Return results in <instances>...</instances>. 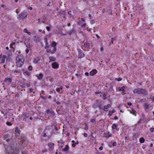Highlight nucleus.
Here are the masks:
<instances>
[{
	"mask_svg": "<svg viewBox=\"0 0 154 154\" xmlns=\"http://www.w3.org/2000/svg\"><path fill=\"white\" fill-rule=\"evenodd\" d=\"M49 62H52L56 60V58L54 57L53 56H50L49 57Z\"/></svg>",
	"mask_w": 154,
	"mask_h": 154,
	"instance_id": "ddd939ff",
	"label": "nucleus"
},
{
	"mask_svg": "<svg viewBox=\"0 0 154 154\" xmlns=\"http://www.w3.org/2000/svg\"><path fill=\"white\" fill-rule=\"evenodd\" d=\"M47 52H48V53H51V54H53L54 53V52L53 51H52V50H50V49H48L47 50Z\"/></svg>",
	"mask_w": 154,
	"mask_h": 154,
	"instance_id": "c756f323",
	"label": "nucleus"
},
{
	"mask_svg": "<svg viewBox=\"0 0 154 154\" xmlns=\"http://www.w3.org/2000/svg\"><path fill=\"white\" fill-rule=\"evenodd\" d=\"M71 11H69L68 12V14H69V15H71Z\"/></svg>",
	"mask_w": 154,
	"mask_h": 154,
	"instance_id": "69168bd1",
	"label": "nucleus"
},
{
	"mask_svg": "<svg viewBox=\"0 0 154 154\" xmlns=\"http://www.w3.org/2000/svg\"><path fill=\"white\" fill-rule=\"evenodd\" d=\"M36 76L38 78V79L41 80L42 79L43 75L42 73H40L39 75H36Z\"/></svg>",
	"mask_w": 154,
	"mask_h": 154,
	"instance_id": "9d476101",
	"label": "nucleus"
},
{
	"mask_svg": "<svg viewBox=\"0 0 154 154\" xmlns=\"http://www.w3.org/2000/svg\"><path fill=\"white\" fill-rule=\"evenodd\" d=\"M57 45V43L54 41L53 42V43L52 45V46L54 47Z\"/></svg>",
	"mask_w": 154,
	"mask_h": 154,
	"instance_id": "7c9ffc66",
	"label": "nucleus"
},
{
	"mask_svg": "<svg viewBox=\"0 0 154 154\" xmlns=\"http://www.w3.org/2000/svg\"><path fill=\"white\" fill-rule=\"evenodd\" d=\"M74 32V29H72L71 30H69L68 33L69 35H71Z\"/></svg>",
	"mask_w": 154,
	"mask_h": 154,
	"instance_id": "412c9836",
	"label": "nucleus"
},
{
	"mask_svg": "<svg viewBox=\"0 0 154 154\" xmlns=\"http://www.w3.org/2000/svg\"><path fill=\"white\" fill-rule=\"evenodd\" d=\"M90 122L92 123H95L96 122V120L95 118L91 119L90 120Z\"/></svg>",
	"mask_w": 154,
	"mask_h": 154,
	"instance_id": "5701e85b",
	"label": "nucleus"
},
{
	"mask_svg": "<svg viewBox=\"0 0 154 154\" xmlns=\"http://www.w3.org/2000/svg\"><path fill=\"white\" fill-rule=\"evenodd\" d=\"M151 99L153 102H154V97L153 96L151 97Z\"/></svg>",
	"mask_w": 154,
	"mask_h": 154,
	"instance_id": "6e6d98bb",
	"label": "nucleus"
},
{
	"mask_svg": "<svg viewBox=\"0 0 154 154\" xmlns=\"http://www.w3.org/2000/svg\"><path fill=\"white\" fill-rule=\"evenodd\" d=\"M53 133V129L50 127H48L45 129L43 134L42 135L41 138L43 140H47L51 137Z\"/></svg>",
	"mask_w": 154,
	"mask_h": 154,
	"instance_id": "f257e3e1",
	"label": "nucleus"
},
{
	"mask_svg": "<svg viewBox=\"0 0 154 154\" xmlns=\"http://www.w3.org/2000/svg\"><path fill=\"white\" fill-rule=\"evenodd\" d=\"M86 25V23H84L82 25V27H84Z\"/></svg>",
	"mask_w": 154,
	"mask_h": 154,
	"instance_id": "338daca9",
	"label": "nucleus"
},
{
	"mask_svg": "<svg viewBox=\"0 0 154 154\" xmlns=\"http://www.w3.org/2000/svg\"><path fill=\"white\" fill-rule=\"evenodd\" d=\"M116 80H117L118 81H120L122 80V79L121 78H116Z\"/></svg>",
	"mask_w": 154,
	"mask_h": 154,
	"instance_id": "4c0bfd02",
	"label": "nucleus"
},
{
	"mask_svg": "<svg viewBox=\"0 0 154 154\" xmlns=\"http://www.w3.org/2000/svg\"><path fill=\"white\" fill-rule=\"evenodd\" d=\"M15 44V42H12L10 45V47L12 48H14L15 46L14 45Z\"/></svg>",
	"mask_w": 154,
	"mask_h": 154,
	"instance_id": "c85d7f7f",
	"label": "nucleus"
},
{
	"mask_svg": "<svg viewBox=\"0 0 154 154\" xmlns=\"http://www.w3.org/2000/svg\"><path fill=\"white\" fill-rule=\"evenodd\" d=\"M38 23H39V24H41V21H40V19H38Z\"/></svg>",
	"mask_w": 154,
	"mask_h": 154,
	"instance_id": "13d9d810",
	"label": "nucleus"
},
{
	"mask_svg": "<svg viewBox=\"0 0 154 154\" xmlns=\"http://www.w3.org/2000/svg\"><path fill=\"white\" fill-rule=\"evenodd\" d=\"M6 124L7 125L9 126H11L12 125V123H11L10 122H8L6 123Z\"/></svg>",
	"mask_w": 154,
	"mask_h": 154,
	"instance_id": "58836bf2",
	"label": "nucleus"
},
{
	"mask_svg": "<svg viewBox=\"0 0 154 154\" xmlns=\"http://www.w3.org/2000/svg\"><path fill=\"white\" fill-rule=\"evenodd\" d=\"M62 88H57L56 89V90L58 92H59L60 91V90H62Z\"/></svg>",
	"mask_w": 154,
	"mask_h": 154,
	"instance_id": "f704fd0d",
	"label": "nucleus"
},
{
	"mask_svg": "<svg viewBox=\"0 0 154 154\" xmlns=\"http://www.w3.org/2000/svg\"><path fill=\"white\" fill-rule=\"evenodd\" d=\"M136 111L135 110H134L133 109H132L131 111L130 112L131 113H132L133 115H134L135 116H136Z\"/></svg>",
	"mask_w": 154,
	"mask_h": 154,
	"instance_id": "a878e982",
	"label": "nucleus"
},
{
	"mask_svg": "<svg viewBox=\"0 0 154 154\" xmlns=\"http://www.w3.org/2000/svg\"><path fill=\"white\" fill-rule=\"evenodd\" d=\"M26 47L28 49H29V48H30V46L29 45H26Z\"/></svg>",
	"mask_w": 154,
	"mask_h": 154,
	"instance_id": "052dcab7",
	"label": "nucleus"
},
{
	"mask_svg": "<svg viewBox=\"0 0 154 154\" xmlns=\"http://www.w3.org/2000/svg\"><path fill=\"white\" fill-rule=\"evenodd\" d=\"M46 113L47 114H49V115H51L52 114V112L51 111H50V110L48 109L46 111Z\"/></svg>",
	"mask_w": 154,
	"mask_h": 154,
	"instance_id": "b1692460",
	"label": "nucleus"
},
{
	"mask_svg": "<svg viewBox=\"0 0 154 154\" xmlns=\"http://www.w3.org/2000/svg\"><path fill=\"white\" fill-rule=\"evenodd\" d=\"M25 51H26V53L27 54L29 52V49H28L27 48L26 49V50Z\"/></svg>",
	"mask_w": 154,
	"mask_h": 154,
	"instance_id": "a18cd8bd",
	"label": "nucleus"
},
{
	"mask_svg": "<svg viewBox=\"0 0 154 154\" xmlns=\"http://www.w3.org/2000/svg\"><path fill=\"white\" fill-rule=\"evenodd\" d=\"M88 125H85V127L84 128L85 130H87L88 129Z\"/></svg>",
	"mask_w": 154,
	"mask_h": 154,
	"instance_id": "79ce46f5",
	"label": "nucleus"
},
{
	"mask_svg": "<svg viewBox=\"0 0 154 154\" xmlns=\"http://www.w3.org/2000/svg\"><path fill=\"white\" fill-rule=\"evenodd\" d=\"M26 85L27 87H29L30 86V85L29 84H26Z\"/></svg>",
	"mask_w": 154,
	"mask_h": 154,
	"instance_id": "774afa93",
	"label": "nucleus"
},
{
	"mask_svg": "<svg viewBox=\"0 0 154 154\" xmlns=\"http://www.w3.org/2000/svg\"><path fill=\"white\" fill-rule=\"evenodd\" d=\"M11 81H12V80L11 79L9 78H8L6 79L5 80L4 82H11Z\"/></svg>",
	"mask_w": 154,
	"mask_h": 154,
	"instance_id": "aec40b11",
	"label": "nucleus"
},
{
	"mask_svg": "<svg viewBox=\"0 0 154 154\" xmlns=\"http://www.w3.org/2000/svg\"><path fill=\"white\" fill-rule=\"evenodd\" d=\"M52 68L54 69H57L59 67V65L57 62H54L51 64Z\"/></svg>",
	"mask_w": 154,
	"mask_h": 154,
	"instance_id": "39448f33",
	"label": "nucleus"
},
{
	"mask_svg": "<svg viewBox=\"0 0 154 154\" xmlns=\"http://www.w3.org/2000/svg\"><path fill=\"white\" fill-rule=\"evenodd\" d=\"M54 128L55 130L56 131H57L58 129L57 127L56 126V125H54Z\"/></svg>",
	"mask_w": 154,
	"mask_h": 154,
	"instance_id": "09e8293b",
	"label": "nucleus"
},
{
	"mask_svg": "<svg viewBox=\"0 0 154 154\" xmlns=\"http://www.w3.org/2000/svg\"><path fill=\"white\" fill-rule=\"evenodd\" d=\"M95 21L94 20H91V22L92 24H93L95 23Z\"/></svg>",
	"mask_w": 154,
	"mask_h": 154,
	"instance_id": "8fccbe9b",
	"label": "nucleus"
},
{
	"mask_svg": "<svg viewBox=\"0 0 154 154\" xmlns=\"http://www.w3.org/2000/svg\"><path fill=\"white\" fill-rule=\"evenodd\" d=\"M117 126L118 125L117 124H114L112 125V128L113 129H116L117 131H118L119 130V129L117 128Z\"/></svg>",
	"mask_w": 154,
	"mask_h": 154,
	"instance_id": "9b49d317",
	"label": "nucleus"
},
{
	"mask_svg": "<svg viewBox=\"0 0 154 154\" xmlns=\"http://www.w3.org/2000/svg\"><path fill=\"white\" fill-rule=\"evenodd\" d=\"M106 106L108 108H110L111 107V105L109 104H107Z\"/></svg>",
	"mask_w": 154,
	"mask_h": 154,
	"instance_id": "864d4df0",
	"label": "nucleus"
},
{
	"mask_svg": "<svg viewBox=\"0 0 154 154\" xmlns=\"http://www.w3.org/2000/svg\"><path fill=\"white\" fill-rule=\"evenodd\" d=\"M28 69L29 70H32V66H29L28 67Z\"/></svg>",
	"mask_w": 154,
	"mask_h": 154,
	"instance_id": "e433bc0d",
	"label": "nucleus"
},
{
	"mask_svg": "<svg viewBox=\"0 0 154 154\" xmlns=\"http://www.w3.org/2000/svg\"><path fill=\"white\" fill-rule=\"evenodd\" d=\"M69 149V147L68 145H66L65 148L62 149V150L65 152H66Z\"/></svg>",
	"mask_w": 154,
	"mask_h": 154,
	"instance_id": "2eb2a0df",
	"label": "nucleus"
},
{
	"mask_svg": "<svg viewBox=\"0 0 154 154\" xmlns=\"http://www.w3.org/2000/svg\"><path fill=\"white\" fill-rule=\"evenodd\" d=\"M26 114L25 113H24L23 116H24V118H23V120L26 121Z\"/></svg>",
	"mask_w": 154,
	"mask_h": 154,
	"instance_id": "473e14b6",
	"label": "nucleus"
},
{
	"mask_svg": "<svg viewBox=\"0 0 154 154\" xmlns=\"http://www.w3.org/2000/svg\"><path fill=\"white\" fill-rule=\"evenodd\" d=\"M150 131L152 132H153L154 131V128H151L150 129Z\"/></svg>",
	"mask_w": 154,
	"mask_h": 154,
	"instance_id": "a19ab883",
	"label": "nucleus"
},
{
	"mask_svg": "<svg viewBox=\"0 0 154 154\" xmlns=\"http://www.w3.org/2000/svg\"><path fill=\"white\" fill-rule=\"evenodd\" d=\"M84 56V54L83 53H82L79 50H78V57L79 58H81L83 57Z\"/></svg>",
	"mask_w": 154,
	"mask_h": 154,
	"instance_id": "423d86ee",
	"label": "nucleus"
},
{
	"mask_svg": "<svg viewBox=\"0 0 154 154\" xmlns=\"http://www.w3.org/2000/svg\"><path fill=\"white\" fill-rule=\"evenodd\" d=\"M103 99L104 100H105V99H106V95H105V94H103Z\"/></svg>",
	"mask_w": 154,
	"mask_h": 154,
	"instance_id": "0e129e2a",
	"label": "nucleus"
},
{
	"mask_svg": "<svg viewBox=\"0 0 154 154\" xmlns=\"http://www.w3.org/2000/svg\"><path fill=\"white\" fill-rule=\"evenodd\" d=\"M6 58V56L5 55L2 56V59L1 60V62L2 63H4L5 62V59Z\"/></svg>",
	"mask_w": 154,
	"mask_h": 154,
	"instance_id": "f3484780",
	"label": "nucleus"
},
{
	"mask_svg": "<svg viewBox=\"0 0 154 154\" xmlns=\"http://www.w3.org/2000/svg\"><path fill=\"white\" fill-rule=\"evenodd\" d=\"M104 137H105L106 138H109L112 136L111 134H109V132H108V134L105 133L104 134Z\"/></svg>",
	"mask_w": 154,
	"mask_h": 154,
	"instance_id": "f8f14e48",
	"label": "nucleus"
},
{
	"mask_svg": "<svg viewBox=\"0 0 154 154\" xmlns=\"http://www.w3.org/2000/svg\"><path fill=\"white\" fill-rule=\"evenodd\" d=\"M16 133L19 134L20 133V131L17 128H16L15 130Z\"/></svg>",
	"mask_w": 154,
	"mask_h": 154,
	"instance_id": "2f4dec72",
	"label": "nucleus"
},
{
	"mask_svg": "<svg viewBox=\"0 0 154 154\" xmlns=\"http://www.w3.org/2000/svg\"><path fill=\"white\" fill-rule=\"evenodd\" d=\"M97 72V71L95 69H94L90 72V75L93 76Z\"/></svg>",
	"mask_w": 154,
	"mask_h": 154,
	"instance_id": "6e6552de",
	"label": "nucleus"
},
{
	"mask_svg": "<svg viewBox=\"0 0 154 154\" xmlns=\"http://www.w3.org/2000/svg\"><path fill=\"white\" fill-rule=\"evenodd\" d=\"M76 146V144L75 143H73L72 144V146L73 147H75Z\"/></svg>",
	"mask_w": 154,
	"mask_h": 154,
	"instance_id": "3c124183",
	"label": "nucleus"
},
{
	"mask_svg": "<svg viewBox=\"0 0 154 154\" xmlns=\"http://www.w3.org/2000/svg\"><path fill=\"white\" fill-rule=\"evenodd\" d=\"M83 43L84 46H85L86 48H88L90 46V43L87 41H84Z\"/></svg>",
	"mask_w": 154,
	"mask_h": 154,
	"instance_id": "1a4fd4ad",
	"label": "nucleus"
},
{
	"mask_svg": "<svg viewBox=\"0 0 154 154\" xmlns=\"http://www.w3.org/2000/svg\"><path fill=\"white\" fill-rule=\"evenodd\" d=\"M116 38H112L111 39V42L110 43V45H111V44H113V42L114 41L116 40Z\"/></svg>",
	"mask_w": 154,
	"mask_h": 154,
	"instance_id": "393cba45",
	"label": "nucleus"
},
{
	"mask_svg": "<svg viewBox=\"0 0 154 154\" xmlns=\"http://www.w3.org/2000/svg\"><path fill=\"white\" fill-rule=\"evenodd\" d=\"M128 104L129 106H131L132 105V103L131 102H129L128 103Z\"/></svg>",
	"mask_w": 154,
	"mask_h": 154,
	"instance_id": "680f3d73",
	"label": "nucleus"
},
{
	"mask_svg": "<svg viewBox=\"0 0 154 154\" xmlns=\"http://www.w3.org/2000/svg\"><path fill=\"white\" fill-rule=\"evenodd\" d=\"M23 74L25 75H29L30 74V73L27 71H26L24 72H23Z\"/></svg>",
	"mask_w": 154,
	"mask_h": 154,
	"instance_id": "cd10ccee",
	"label": "nucleus"
},
{
	"mask_svg": "<svg viewBox=\"0 0 154 154\" xmlns=\"http://www.w3.org/2000/svg\"><path fill=\"white\" fill-rule=\"evenodd\" d=\"M115 112V109H113L112 111H109V113L110 115H112V114Z\"/></svg>",
	"mask_w": 154,
	"mask_h": 154,
	"instance_id": "c9c22d12",
	"label": "nucleus"
},
{
	"mask_svg": "<svg viewBox=\"0 0 154 154\" xmlns=\"http://www.w3.org/2000/svg\"><path fill=\"white\" fill-rule=\"evenodd\" d=\"M32 39L35 42H39L40 40V38L37 36H34L32 37Z\"/></svg>",
	"mask_w": 154,
	"mask_h": 154,
	"instance_id": "0eeeda50",
	"label": "nucleus"
},
{
	"mask_svg": "<svg viewBox=\"0 0 154 154\" xmlns=\"http://www.w3.org/2000/svg\"><path fill=\"white\" fill-rule=\"evenodd\" d=\"M16 63L18 67H21L23 64L24 59L23 57L21 55H19L16 59Z\"/></svg>",
	"mask_w": 154,
	"mask_h": 154,
	"instance_id": "f03ea898",
	"label": "nucleus"
},
{
	"mask_svg": "<svg viewBox=\"0 0 154 154\" xmlns=\"http://www.w3.org/2000/svg\"><path fill=\"white\" fill-rule=\"evenodd\" d=\"M26 33L28 34L29 35H30L31 34V33L30 32H28L27 31Z\"/></svg>",
	"mask_w": 154,
	"mask_h": 154,
	"instance_id": "e2e57ef3",
	"label": "nucleus"
},
{
	"mask_svg": "<svg viewBox=\"0 0 154 154\" xmlns=\"http://www.w3.org/2000/svg\"><path fill=\"white\" fill-rule=\"evenodd\" d=\"M46 29L48 31H49L50 30V27L48 26H47L46 27Z\"/></svg>",
	"mask_w": 154,
	"mask_h": 154,
	"instance_id": "37998d69",
	"label": "nucleus"
},
{
	"mask_svg": "<svg viewBox=\"0 0 154 154\" xmlns=\"http://www.w3.org/2000/svg\"><path fill=\"white\" fill-rule=\"evenodd\" d=\"M108 108L106 106H105L104 107V110L105 111H108Z\"/></svg>",
	"mask_w": 154,
	"mask_h": 154,
	"instance_id": "72a5a7b5",
	"label": "nucleus"
},
{
	"mask_svg": "<svg viewBox=\"0 0 154 154\" xmlns=\"http://www.w3.org/2000/svg\"><path fill=\"white\" fill-rule=\"evenodd\" d=\"M47 21V19L46 17H44L42 19V22L43 23H45V22Z\"/></svg>",
	"mask_w": 154,
	"mask_h": 154,
	"instance_id": "bb28decb",
	"label": "nucleus"
},
{
	"mask_svg": "<svg viewBox=\"0 0 154 154\" xmlns=\"http://www.w3.org/2000/svg\"><path fill=\"white\" fill-rule=\"evenodd\" d=\"M142 120H143L142 118L140 119L138 121L137 123L140 124L142 123Z\"/></svg>",
	"mask_w": 154,
	"mask_h": 154,
	"instance_id": "ea45409f",
	"label": "nucleus"
},
{
	"mask_svg": "<svg viewBox=\"0 0 154 154\" xmlns=\"http://www.w3.org/2000/svg\"><path fill=\"white\" fill-rule=\"evenodd\" d=\"M116 143L115 142H113L112 144V145L114 146H115L116 145Z\"/></svg>",
	"mask_w": 154,
	"mask_h": 154,
	"instance_id": "de8ad7c7",
	"label": "nucleus"
},
{
	"mask_svg": "<svg viewBox=\"0 0 154 154\" xmlns=\"http://www.w3.org/2000/svg\"><path fill=\"white\" fill-rule=\"evenodd\" d=\"M84 136L85 137H87V134L86 133H85L84 134Z\"/></svg>",
	"mask_w": 154,
	"mask_h": 154,
	"instance_id": "603ef678",
	"label": "nucleus"
},
{
	"mask_svg": "<svg viewBox=\"0 0 154 154\" xmlns=\"http://www.w3.org/2000/svg\"><path fill=\"white\" fill-rule=\"evenodd\" d=\"M133 92L134 93H137L138 94H142L144 95L147 94V92L146 90L142 88H137L133 90Z\"/></svg>",
	"mask_w": 154,
	"mask_h": 154,
	"instance_id": "7ed1b4c3",
	"label": "nucleus"
},
{
	"mask_svg": "<svg viewBox=\"0 0 154 154\" xmlns=\"http://www.w3.org/2000/svg\"><path fill=\"white\" fill-rule=\"evenodd\" d=\"M29 90L30 93H31L33 91V90L32 88H30L29 89Z\"/></svg>",
	"mask_w": 154,
	"mask_h": 154,
	"instance_id": "5fc2aeb1",
	"label": "nucleus"
},
{
	"mask_svg": "<svg viewBox=\"0 0 154 154\" xmlns=\"http://www.w3.org/2000/svg\"><path fill=\"white\" fill-rule=\"evenodd\" d=\"M98 107L100 109H102V108L101 106V105H98Z\"/></svg>",
	"mask_w": 154,
	"mask_h": 154,
	"instance_id": "49530a36",
	"label": "nucleus"
},
{
	"mask_svg": "<svg viewBox=\"0 0 154 154\" xmlns=\"http://www.w3.org/2000/svg\"><path fill=\"white\" fill-rule=\"evenodd\" d=\"M40 60V58L38 57H37L34 59L33 61V63H38Z\"/></svg>",
	"mask_w": 154,
	"mask_h": 154,
	"instance_id": "4468645a",
	"label": "nucleus"
},
{
	"mask_svg": "<svg viewBox=\"0 0 154 154\" xmlns=\"http://www.w3.org/2000/svg\"><path fill=\"white\" fill-rule=\"evenodd\" d=\"M27 17L26 13V12H23L21 13L20 14L18 15L17 18L19 20L23 19Z\"/></svg>",
	"mask_w": 154,
	"mask_h": 154,
	"instance_id": "20e7f679",
	"label": "nucleus"
},
{
	"mask_svg": "<svg viewBox=\"0 0 154 154\" xmlns=\"http://www.w3.org/2000/svg\"><path fill=\"white\" fill-rule=\"evenodd\" d=\"M125 87L124 86H123L122 87H118V90L119 91H122L123 92L125 90Z\"/></svg>",
	"mask_w": 154,
	"mask_h": 154,
	"instance_id": "a211bd4d",
	"label": "nucleus"
},
{
	"mask_svg": "<svg viewBox=\"0 0 154 154\" xmlns=\"http://www.w3.org/2000/svg\"><path fill=\"white\" fill-rule=\"evenodd\" d=\"M24 32H25L26 33L27 32V30L26 29H25L24 30Z\"/></svg>",
	"mask_w": 154,
	"mask_h": 154,
	"instance_id": "4d7b16f0",
	"label": "nucleus"
},
{
	"mask_svg": "<svg viewBox=\"0 0 154 154\" xmlns=\"http://www.w3.org/2000/svg\"><path fill=\"white\" fill-rule=\"evenodd\" d=\"M139 141L140 143H143L144 142L145 139L143 137L141 138L140 139Z\"/></svg>",
	"mask_w": 154,
	"mask_h": 154,
	"instance_id": "4be33fe9",
	"label": "nucleus"
},
{
	"mask_svg": "<svg viewBox=\"0 0 154 154\" xmlns=\"http://www.w3.org/2000/svg\"><path fill=\"white\" fill-rule=\"evenodd\" d=\"M85 75L86 76H88L89 75V73L88 72H86L85 73Z\"/></svg>",
	"mask_w": 154,
	"mask_h": 154,
	"instance_id": "bf43d9fd",
	"label": "nucleus"
},
{
	"mask_svg": "<svg viewBox=\"0 0 154 154\" xmlns=\"http://www.w3.org/2000/svg\"><path fill=\"white\" fill-rule=\"evenodd\" d=\"M149 105L148 103H145L144 105V107L145 110L149 109Z\"/></svg>",
	"mask_w": 154,
	"mask_h": 154,
	"instance_id": "dca6fc26",
	"label": "nucleus"
},
{
	"mask_svg": "<svg viewBox=\"0 0 154 154\" xmlns=\"http://www.w3.org/2000/svg\"><path fill=\"white\" fill-rule=\"evenodd\" d=\"M93 107L94 108L96 109L97 108V107H98V106H97L96 105L94 104V105H93Z\"/></svg>",
	"mask_w": 154,
	"mask_h": 154,
	"instance_id": "c03bdc74",
	"label": "nucleus"
},
{
	"mask_svg": "<svg viewBox=\"0 0 154 154\" xmlns=\"http://www.w3.org/2000/svg\"><path fill=\"white\" fill-rule=\"evenodd\" d=\"M54 143H51L48 144V146L51 149L54 148Z\"/></svg>",
	"mask_w": 154,
	"mask_h": 154,
	"instance_id": "6ab92c4d",
	"label": "nucleus"
}]
</instances>
